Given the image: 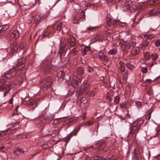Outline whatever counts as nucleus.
Returning a JSON list of instances; mask_svg holds the SVG:
<instances>
[{
    "label": "nucleus",
    "instance_id": "obj_1",
    "mask_svg": "<svg viewBox=\"0 0 160 160\" xmlns=\"http://www.w3.org/2000/svg\"><path fill=\"white\" fill-rule=\"evenodd\" d=\"M143 122V121L142 120H137L130 129V131L128 133L129 136L132 134H135L138 133L139 130L140 126Z\"/></svg>",
    "mask_w": 160,
    "mask_h": 160
},
{
    "label": "nucleus",
    "instance_id": "obj_2",
    "mask_svg": "<svg viewBox=\"0 0 160 160\" xmlns=\"http://www.w3.org/2000/svg\"><path fill=\"white\" fill-rule=\"evenodd\" d=\"M129 48L131 49L132 54L133 56H135L138 54L139 51L142 48L141 46L136 44L135 42H132L129 45Z\"/></svg>",
    "mask_w": 160,
    "mask_h": 160
},
{
    "label": "nucleus",
    "instance_id": "obj_3",
    "mask_svg": "<svg viewBox=\"0 0 160 160\" xmlns=\"http://www.w3.org/2000/svg\"><path fill=\"white\" fill-rule=\"evenodd\" d=\"M14 85L8 82H6L5 84L1 88V90L4 92V96L8 95L10 91H13Z\"/></svg>",
    "mask_w": 160,
    "mask_h": 160
},
{
    "label": "nucleus",
    "instance_id": "obj_4",
    "mask_svg": "<svg viewBox=\"0 0 160 160\" xmlns=\"http://www.w3.org/2000/svg\"><path fill=\"white\" fill-rule=\"evenodd\" d=\"M123 9H127L129 10L130 11L132 12L136 8L135 5L132 3V2L131 1H129L124 2L122 5Z\"/></svg>",
    "mask_w": 160,
    "mask_h": 160
},
{
    "label": "nucleus",
    "instance_id": "obj_5",
    "mask_svg": "<svg viewBox=\"0 0 160 160\" xmlns=\"http://www.w3.org/2000/svg\"><path fill=\"white\" fill-rule=\"evenodd\" d=\"M68 47V46L66 45H64L63 46H60L58 53L59 54L61 59H62L63 55H66Z\"/></svg>",
    "mask_w": 160,
    "mask_h": 160
},
{
    "label": "nucleus",
    "instance_id": "obj_6",
    "mask_svg": "<svg viewBox=\"0 0 160 160\" xmlns=\"http://www.w3.org/2000/svg\"><path fill=\"white\" fill-rule=\"evenodd\" d=\"M17 128H18L16 127V125H13L10 128H8L6 130L2 131L0 132V136H4L7 133H13L14 130Z\"/></svg>",
    "mask_w": 160,
    "mask_h": 160
},
{
    "label": "nucleus",
    "instance_id": "obj_7",
    "mask_svg": "<svg viewBox=\"0 0 160 160\" xmlns=\"http://www.w3.org/2000/svg\"><path fill=\"white\" fill-rule=\"evenodd\" d=\"M107 25L110 27H112L113 25L117 24L120 26V27H123L121 25V23L125 24L124 22H120L119 20H113L111 19H110L109 20H107Z\"/></svg>",
    "mask_w": 160,
    "mask_h": 160
},
{
    "label": "nucleus",
    "instance_id": "obj_8",
    "mask_svg": "<svg viewBox=\"0 0 160 160\" xmlns=\"http://www.w3.org/2000/svg\"><path fill=\"white\" fill-rule=\"evenodd\" d=\"M51 81V80L48 77L43 79L40 82V83L42 86L45 88V89H46L50 86Z\"/></svg>",
    "mask_w": 160,
    "mask_h": 160
},
{
    "label": "nucleus",
    "instance_id": "obj_9",
    "mask_svg": "<svg viewBox=\"0 0 160 160\" xmlns=\"http://www.w3.org/2000/svg\"><path fill=\"white\" fill-rule=\"evenodd\" d=\"M16 71L14 68H11L8 71H7L4 75V77L8 79H10L12 77H13L16 74Z\"/></svg>",
    "mask_w": 160,
    "mask_h": 160
},
{
    "label": "nucleus",
    "instance_id": "obj_10",
    "mask_svg": "<svg viewBox=\"0 0 160 160\" xmlns=\"http://www.w3.org/2000/svg\"><path fill=\"white\" fill-rule=\"evenodd\" d=\"M25 62V59L24 58L18 59L17 62L18 64H16V69L18 70H22L25 67L24 64Z\"/></svg>",
    "mask_w": 160,
    "mask_h": 160
},
{
    "label": "nucleus",
    "instance_id": "obj_11",
    "mask_svg": "<svg viewBox=\"0 0 160 160\" xmlns=\"http://www.w3.org/2000/svg\"><path fill=\"white\" fill-rule=\"evenodd\" d=\"M97 148L99 151L104 152L107 151L108 148L105 144L100 143L97 146Z\"/></svg>",
    "mask_w": 160,
    "mask_h": 160
},
{
    "label": "nucleus",
    "instance_id": "obj_12",
    "mask_svg": "<svg viewBox=\"0 0 160 160\" xmlns=\"http://www.w3.org/2000/svg\"><path fill=\"white\" fill-rule=\"evenodd\" d=\"M98 58L101 61H103L106 62H108L109 60L108 57L105 56L103 53L100 51L98 52Z\"/></svg>",
    "mask_w": 160,
    "mask_h": 160
},
{
    "label": "nucleus",
    "instance_id": "obj_13",
    "mask_svg": "<svg viewBox=\"0 0 160 160\" xmlns=\"http://www.w3.org/2000/svg\"><path fill=\"white\" fill-rule=\"evenodd\" d=\"M64 27V25H63L62 22H59L58 23L57 25H54L53 26V28L56 29L59 31H61L63 30V28Z\"/></svg>",
    "mask_w": 160,
    "mask_h": 160
},
{
    "label": "nucleus",
    "instance_id": "obj_14",
    "mask_svg": "<svg viewBox=\"0 0 160 160\" xmlns=\"http://www.w3.org/2000/svg\"><path fill=\"white\" fill-rule=\"evenodd\" d=\"M11 37L16 39H17L19 36L18 31V30H15L12 32L10 34Z\"/></svg>",
    "mask_w": 160,
    "mask_h": 160
},
{
    "label": "nucleus",
    "instance_id": "obj_15",
    "mask_svg": "<svg viewBox=\"0 0 160 160\" xmlns=\"http://www.w3.org/2000/svg\"><path fill=\"white\" fill-rule=\"evenodd\" d=\"M68 42L69 45L72 47H74L75 45V41L74 38L72 36L70 37Z\"/></svg>",
    "mask_w": 160,
    "mask_h": 160
},
{
    "label": "nucleus",
    "instance_id": "obj_16",
    "mask_svg": "<svg viewBox=\"0 0 160 160\" xmlns=\"http://www.w3.org/2000/svg\"><path fill=\"white\" fill-rule=\"evenodd\" d=\"M159 14H160V10L155 9H152L149 13L150 16H154Z\"/></svg>",
    "mask_w": 160,
    "mask_h": 160
},
{
    "label": "nucleus",
    "instance_id": "obj_17",
    "mask_svg": "<svg viewBox=\"0 0 160 160\" xmlns=\"http://www.w3.org/2000/svg\"><path fill=\"white\" fill-rule=\"evenodd\" d=\"M78 48H74L70 50L69 53L71 55L75 56L78 54Z\"/></svg>",
    "mask_w": 160,
    "mask_h": 160
},
{
    "label": "nucleus",
    "instance_id": "obj_18",
    "mask_svg": "<svg viewBox=\"0 0 160 160\" xmlns=\"http://www.w3.org/2000/svg\"><path fill=\"white\" fill-rule=\"evenodd\" d=\"M119 64L120 65L119 69L120 70L121 72H124L125 70V64L122 61H120L119 62Z\"/></svg>",
    "mask_w": 160,
    "mask_h": 160
},
{
    "label": "nucleus",
    "instance_id": "obj_19",
    "mask_svg": "<svg viewBox=\"0 0 160 160\" xmlns=\"http://www.w3.org/2000/svg\"><path fill=\"white\" fill-rule=\"evenodd\" d=\"M108 53V54L110 55H115L117 53V50L116 48H112L109 50Z\"/></svg>",
    "mask_w": 160,
    "mask_h": 160
},
{
    "label": "nucleus",
    "instance_id": "obj_20",
    "mask_svg": "<svg viewBox=\"0 0 160 160\" xmlns=\"http://www.w3.org/2000/svg\"><path fill=\"white\" fill-rule=\"evenodd\" d=\"M126 66L127 68L130 70H132L135 68V66L130 62L126 63Z\"/></svg>",
    "mask_w": 160,
    "mask_h": 160
},
{
    "label": "nucleus",
    "instance_id": "obj_21",
    "mask_svg": "<svg viewBox=\"0 0 160 160\" xmlns=\"http://www.w3.org/2000/svg\"><path fill=\"white\" fill-rule=\"evenodd\" d=\"M85 160H104V158L100 157L95 158H90L89 157H88Z\"/></svg>",
    "mask_w": 160,
    "mask_h": 160
},
{
    "label": "nucleus",
    "instance_id": "obj_22",
    "mask_svg": "<svg viewBox=\"0 0 160 160\" xmlns=\"http://www.w3.org/2000/svg\"><path fill=\"white\" fill-rule=\"evenodd\" d=\"M149 2L152 5L158 4L160 3V0H150Z\"/></svg>",
    "mask_w": 160,
    "mask_h": 160
},
{
    "label": "nucleus",
    "instance_id": "obj_23",
    "mask_svg": "<svg viewBox=\"0 0 160 160\" xmlns=\"http://www.w3.org/2000/svg\"><path fill=\"white\" fill-rule=\"evenodd\" d=\"M144 36L146 39L151 40L154 37V35L153 34H146L144 35Z\"/></svg>",
    "mask_w": 160,
    "mask_h": 160
},
{
    "label": "nucleus",
    "instance_id": "obj_24",
    "mask_svg": "<svg viewBox=\"0 0 160 160\" xmlns=\"http://www.w3.org/2000/svg\"><path fill=\"white\" fill-rule=\"evenodd\" d=\"M102 39L101 36L99 35H98L93 39V42H94L95 41H100L102 40Z\"/></svg>",
    "mask_w": 160,
    "mask_h": 160
},
{
    "label": "nucleus",
    "instance_id": "obj_25",
    "mask_svg": "<svg viewBox=\"0 0 160 160\" xmlns=\"http://www.w3.org/2000/svg\"><path fill=\"white\" fill-rule=\"evenodd\" d=\"M63 72L62 71H60L58 72L57 74V77L59 79L60 78H63Z\"/></svg>",
    "mask_w": 160,
    "mask_h": 160
},
{
    "label": "nucleus",
    "instance_id": "obj_26",
    "mask_svg": "<svg viewBox=\"0 0 160 160\" xmlns=\"http://www.w3.org/2000/svg\"><path fill=\"white\" fill-rule=\"evenodd\" d=\"M152 110V109L149 110V112L145 116V118L146 119L149 120L151 118V114Z\"/></svg>",
    "mask_w": 160,
    "mask_h": 160
},
{
    "label": "nucleus",
    "instance_id": "obj_27",
    "mask_svg": "<svg viewBox=\"0 0 160 160\" xmlns=\"http://www.w3.org/2000/svg\"><path fill=\"white\" fill-rule=\"evenodd\" d=\"M144 57L145 59L148 60L151 57V55L148 52H147L145 53L144 54Z\"/></svg>",
    "mask_w": 160,
    "mask_h": 160
},
{
    "label": "nucleus",
    "instance_id": "obj_28",
    "mask_svg": "<svg viewBox=\"0 0 160 160\" xmlns=\"http://www.w3.org/2000/svg\"><path fill=\"white\" fill-rule=\"evenodd\" d=\"M41 19V16H37L35 17L34 20V22L35 23H38Z\"/></svg>",
    "mask_w": 160,
    "mask_h": 160
},
{
    "label": "nucleus",
    "instance_id": "obj_29",
    "mask_svg": "<svg viewBox=\"0 0 160 160\" xmlns=\"http://www.w3.org/2000/svg\"><path fill=\"white\" fill-rule=\"evenodd\" d=\"M18 46L16 44H14L12 50L13 53H16L18 49Z\"/></svg>",
    "mask_w": 160,
    "mask_h": 160
},
{
    "label": "nucleus",
    "instance_id": "obj_30",
    "mask_svg": "<svg viewBox=\"0 0 160 160\" xmlns=\"http://www.w3.org/2000/svg\"><path fill=\"white\" fill-rule=\"evenodd\" d=\"M77 71L78 74L80 76L82 75L83 72L82 68L80 67L78 69Z\"/></svg>",
    "mask_w": 160,
    "mask_h": 160
},
{
    "label": "nucleus",
    "instance_id": "obj_31",
    "mask_svg": "<svg viewBox=\"0 0 160 160\" xmlns=\"http://www.w3.org/2000/svg\"><path fill=\"white\" fill-rule=\"evenodd\" d=\"M149 44V42L146 40L143 41L141 43L142 47H147L148 45Z\"/></svg>",
    "mask_w": 160,
    "mask_h": 160
},
{
    "label": "nucleus",
    "instance_id": "obj_32",
    "mask_svg": "<svg viewBox=\"0 0 160 160\" xmlns=\"http://www.w3.org/2000/svg\"><path fill=\"white\" fill-rule=\"evenodd\" d=\"M136 106L138 108H140L142 106V103L139 101H137L135 102Z\"/></svg>",
    "mask_w": 160,
    "mask_h": 160
},
{
    "label": "nucleus",
    "instance_id": "obj_33",
    "mask_svg": "<svg viewBox=\"0 0 160 160\" xmlns=\"http://www.w3.org/2000/svg\"><path fill=\"white\" fill-rule=\"evenodd\" d=\"M151 56L152 57V59L154 61L156 60L158 58L157 54L156 53H153L152 54Z\"/></svg>",
    "mask_w": 160,
    "mask_h": 160
},
{
    "label": "nucleus",
    "instance_id": "obj_34",
    "mask_svg": "<svg viewBox=\"0 0 160 160\" xmlns=\"http://www.w3.org/2000/svg\"><path fill=\"white\" fill-rule=\"evenodd\" d=\"M25 44L23 42H21L20 43L19 47L21 50H23L25 48Z\"/></svg>",
    "mask_w": 160,
    "mask_h": 160
},
{
    "label": "nucleus",
    "instance_id": "obj_35",
    "mask_svg": "<svg viewBox=\"0 0 160 160\" xmlns=\"http://www.w3.org/2000/svg\"><path fill=\"white\" fill-rule=\"evenodd\" d=\"M142 72L143 73H146L148 72V68L147 67H142L141 68Z\"/></svg>",
    "mask_w": 160,
    "mask_h": 160
},
{
    "label": "nucleus",
    "instance_id": "obj_36",
    "mask_svg": "<svg viewBox=\"0 0 160 160\" xmlns=\"http://www.w3.org/2000/svg\"><path fill=\"white\" fill-rule=\"evenodd\" d=\"M120 99L119 97L117 96L114 97V102L116 104H118Z\"/></svg>",
    "mask_w": 160,
    "mask_h": 160
},
{
    "label": "nucleus",
    "instance_id": "obj_37",
    "mask_svg": "<svg viewBox=\"0 0 160 160\" xmlns=\"http://www.w3.org/2000/svg\"><path fill=\"white\" fill-rule=\"evenodd\" d=\"M67 56H68V55H65V56H64V55H63L62 59H61L60 58V60H62V61L63 60V63H64V64H66L67 63L68 60L66 58Z\"/></svg>",
    "mask_w": 160,
    "mask_h": 160
},
{
    "label": "nucleus",
    "instance_id": "obj_38",
    "mask_svg": "<svg viewBox=\"0 0 160 160\" xmlns=\"http://www.w3.org/2000/svg\"><path fill=\"white\" fill-rule=\"evenodd\" d=\"M154 44L157 47H158L160 45V39H158L154 42Z\"/></svg>",
    "mask_w": 160,
    "mask_h": 160
},
{
    "label": "nucleus",
    "instance_id": "obj_39",
    "mask_svg": "<svg viewBox=\"0 0 160 160\" xmlns=\"http://www.w3.org/2000/svg\"><path fill=\"white\" fill-rule=\"evenodd\" d=\"M88 85L86 82H83L82 84V88H86L88 87Z\"/></svg>",
    "mask_w": 160,
    "mask_h": 160
},
{
    "label": "nucleus",
    "instance_id": "obj_40",
    "mask_svg": "<svg viewBox=\"0 0 160 160\" xmlns=\"http://www.w3.org/2000/svg\"><path fill=\"white\" fill-rule=\"evenodd\" d=\"M93 123L90 121H88L87 122H86L85 124L84 125L87 126H89L93 124Z\"/></svg>",
    "mask_w": 160,
    "mask_h": 160
},
{
    "label": "nucleus",
    "instance_id": "obj_41",
    "mask_svg": "<svg viewBox=\"0 0 160 160\" xmlns=\"http://www.w3.org/2000/svg\"><path fill=\"white\" fill-rule=\"evenodd\" d=\"M87 70L89 72H92L93 71V68L88 66L87 67Z\"/></svg>",
    "mask_w": 160,
    "mask_h": 160
},
{
    "label": "nucleus",
    "instance_id": "obj_42",
    "mask_svg": "<svg viewBox=\"0 0 160 160\" xmlns=\"http://www.w3.org/2000/svg\"><path fill=\"white\" fill-rule=\"evenodd\" d=\"M2 27H3L2 32L6 31L8 28V27L7 25L2 26Z\"/></svg>",
    "mask_w": 160,
    "mask_h": 160
},
{
    "label": "nucleus",
    "instance_id": "obj_43",
    "mask_svg": "<svg viewBox=\"0 0 160 160\" xmlns=\"http://www.w3.org/2000/svg\"><path fill=\"white\" fill-rule=\"evenodd\" d=\"M113 157L112 155H109L107 157L105 158V160H111L113 158Z\"/></svg>",
    "mask_w": 160,
    "mask_h": 160
},
{
    "label": "nucleus",
    "instance_id": "obj_44",
    "mask_svg": "<svg viewBox=\"0 0 160 160\" xmlns=\"http://www.w3.org/2000/svg\"><path fill=\"white\" fill-rule=\"evenodd\" d=\"M124 72V73H123L124 77L125 78H127L128 77V72L127 71L125 70V71H124V72Z\"/></svg>",
    "mask_w": 160,
    "mask_h": 160
},
{
    "label": "nucleus",
    "instance_id": "obj_45",
    "mask_svg": "<svg viewBox=\"0 0 160 160\" xmlns=\"http://www.w3.org/2000/svg\"><path fill=\"white\" fill-rule=\"evenodd\" d=\"M17 151H18V152L22 153H24V151L22 149L20 148H17Z\"/></svg>",
    "mask_w": 160,
    "mask_h": 160
},
{
    "label": "nucleus",
    "instance_id": "obj_46",
    "mask_svg": "<svg viewBox=\"0 0 160 160\" xmlns=\"http://www.w3.org/2000/svg\"><path fill=\"white\" fill-rule=\"evenodd\" d=\"M84 50L87 52L89 51L90 50V48L89 47L86 46L84 48Z\"/></svg>",
    "mask_w": 160,
    "mask_h": 160
},
{
    "label": "nucleus",
    "instance_id": "obj_47",
    "mask_svg": "<svg viewBox=\"0 0 160 160\" xmlns=\"http://www.w3.org/2000/svg\"><path fill=\"white\" fill-rule=\"evenodd\" d=\"M147 65L148 67H152L154 65V62H152L150 63H148Z\"/></svg>",
    "mask_w": 160,
    "mask_h": 160
},
{
    "label": "nucleus",
    "instance_id": "obj_48",
    "mask_svg": "<svg viewBox=\"0 0 160 160\" xmlns=\"http://www.w3.org/2000/svg\"><path fill=\"white\" fill-rule=\"evenodd\" d=\"M14 95H13L12 96V98L8 101V103L10 104H12L13 102V98L14 97Z\"/></svg>",
    "mask_w": 160,
    "mask_h": 160
},
{
    "label": "nucleus",
    "instance_id": "obj_49",
    "mask_svg": "<svg viewBox=\"0 0 160 160\" xmlns=\"http://www.w3.org/2000/svg\"><path fill=\"white\" fill-rule=\"evenodd\" d=\"M134 153L135 155H138V149H134Z\"/></svg>",
    "mask_w": 160,
    "mask_h": 160
},
{
    "label": "nucleus",
    "instance_id": "obj_50",
    "mask_svg": "<svg viewBox=\"0 0 160 160\" xmlns=\"http://www.w3.org/2000/svg\"><path fill=\"white\" fill-rule=\"evenodd\" d=\"M151 81H152L150 79H148L146 80L145 81V82L146 83H150L151 82Z\"/></svg>",
    "mask_w": 160,
    "mask_h": 160
},
{
    "label": "nucleus",
    "instance_id": "obj_51",
    "mask_svg": "<svg viewBox=\"0 0 160 160\" xmlns=\"http://www.w3.org/2000/svg\"><path fill=\"white\" fill-rule=\"evenodd\" d=\"M87 54V52L83 49L82 52V54L83 56H84Z\"/></svg>",
    "mask_w": 160,
    "mask_h": 160
},
{
    "label": "nucleus",
    "instance_id": "obj_52",
    "mask_svg": "<svg viewBox=\"0 0 160 160\" xmlns=\"http://www.w3.org/2000/svg\"><path fill=\"white\" fill-rule=\"evenodd\" d=\"M41 19H43V18H45L46 17H47V16L46 15H42V16H41Z\"/></svg>",
    "mask_w": 160,
    "mask_h": 160
},
{
    "label": "nucleus",
    "instance_id": "obj_53",
    "mask_svg": "<svg viewBox=\"0 0 160 160\" xmlns=\"http://www.w3.org/2000/svg\"><path fill=\"white\" fill-rule=\"evenodd\" d=\"M80 91L82 92H80L79 94H81L84 91V89L83 88H82L80 90Z\"/></svg>",
    "mask_w": 160,
    "mask_h": 160
},
{
    "label": "nucleus",
    "instance_id": "obj_54",
    "mask_svg": "<svg viewBox=\"0 0 160 160\" xmlns=\"http://www.w3.org/2000/svg\"><path fill=\"white\" fill-rule=\"evenodd\" d=\"M120 106L122 108H125V105L124 104H121Z\"/></svg>",
    "mask_w": 160,
    "mask_h": 160
},
{
    "label": "nucleus",
    "instance_id": "obj_55",
    "mask_svg": "<svg viewBox=\"0 0 160 160\" xmlns=\"http://www.w3.org/2000/svg\"><path fill=\"white\" fill-rule=\"evenodd\" d=\"M124 122L126 123L128 126L130 125V123L128 122L124 121Z\"/></svg>",
    "mask_w": 160,
    "mask_h": 160
},
{
    "label": "nucleus",
    "instance_id": "obj_56",
    "mask_svg": "<svg viewBox=\"0 0 160 160\" xmlns=\"http://www.w3.org/2000/svg\"><path fill=\"white\" fill-rule=\"evenodd\" d=\"M108 3H110L112 2L113 0H105Z\"/></svg>",
    "mask_w": 160,
    "mask_h": 160
},
{
    "label": "nucleus",
    "instance_id": "obj_57",
    "mask_svg": "<svg viewBox=\"0 0 160 160\" xmlns=\"http://www.w3.org/2000/svg\"><path fill=\"white\" fill-rule=\"evenodd\" d=\"M93 133V134H94L96 135H97L98 134V131L96 130V131H94Z\"/></svg>",
    "mask_w": 160,
    "mask_h": 160
},
{
    "label": "nucleus",
    "instance_id": "obj_58",
    "mask_svg": "<svg viewBox=\"0 0 160 160\" xmlns=\"http://www.w3.org/2000/svg\"><path fill=\"white\" fill-rule=\"evenodd\" d=\"M61 0H57L56 2L52 6V7H54Z\"/></svg>",
    "mask_w": 160,
    "mask_h": 160
},
{
    "label": "nucleus",
    "instance_id": "obj_59",
    "mask_svg": "<svg viewBox=\"0 0 160 160\" xmlns=\"http://www.w3.org/2000/svg\"><path fill=\"white\" fill-rule=\"evenodd\" d=\"M3 28V27H2V26L0 25V32H2V29Z\"/></svg>",
    "mask_w": 160,
    "mask_h": 160
},
{
    "label": "nucleus",
    "instance_id": "obj_60",
    "mask_svg": "<svg viewBox=\"0 0 160 160\" xmlns=\"http://www.w3.org/2000/svg\"><path fill=\"white\" fill-rule=\"evenodd\" d=\"M18 108H19V106H17V107H16L15 108V110L17 111L18 109Z\"/></svg>",
    "mask_w": 160,
    "mask_h": 160
},
{
    "label": "nucleus",
    "instance_id": "obj_61",
    "mask_svg": "<svg viewBox=\"0 0 160 160\" xmlns=\"http://www.w3.org/2000/svg\"><path fill=\"white\" fill-rule=\"evenodd\" d=\"M141 8H142V10H144L146 8V7L145 6H143Z\"/></svg>",
    "mask_w": 160,
    "mask_h": 160
},
{
    "label": "nucleus",
    "instance_id": "obj_62",
    "mask_svg": "<svg viewBox=\"0 0 160 160\" xmlns=\"http://www.w3.org/2000/svg\"><path fill=\"white\" fill-rule=\"evenodd\" d=\"M130 116V115L129 114L127 113L126 115V117L127 118H129Z\"/></svg>",
    "mask_w": 160,
    "mask_h": 160
},
{
    "label": "nucleus",
    "instance_id": "obj_63",
    "mask_svg": "<svg viewBox=\"0 0 160 160\" xmlns=\"http://www.w3.org/2000/svg\"><path fill=\"white\" fill-rule=\"evenodd\" d=\"M17 151H16V150H14L13 151V153L14 154H17L16 153H17Z\"/></svg>",
    "mask_w": 160,
    "mask_h": 160
},
{
    "label": "nucleus",
    "instance_id": "obj_64",
    "mask_svg": "<svg viewBox=\"0 0 160 160\" xmlns=\"http://www.w3.org/2000/svg\"><path fill=\"white\" fill-rule=\"evenodd\" d=\"M4 146H2L1 147H0V149L2 150L4 149Z\"/></svg>",
    "mask_w": 160,
    "mask_h": 160
}]
</instances>
